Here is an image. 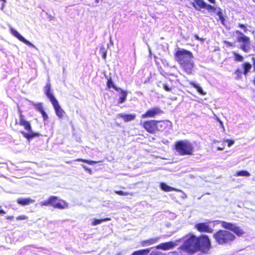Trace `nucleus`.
Returning a JSON list of instances; mask_svg holds the SVG:
<instances>
[{"label":"nucleus","instance_id":"42","mask_svg":"<svg viewBox=\"0 0 255 255\" xmlns=\"http://www.w3.org/2000/svg\"><path fill=\"white\" fill-rule=\"evenodd\" d=\"M149 255H162V254L158 252H152Z\"/></svg>","mask_w":255,"mask_h":255},{"label":"nucleus","instance_id":"43","mask_svg":"<svg viewBox=\"0 0 255 255\" xmlns=\"http://www.w3.org/2000/svg\"><path fill=\"white\" fill-rule=\"evenodd\" d=\"M100 53L102 54L104 53H107V50L104 47H102L100 49Z\"/></svg>","mask_w":255,"mask_h":255},{"label":"nucleus","instance_id":"5","mask_svg":"<svg viewBox=\"0 0 255 255\" xmlns=\"http://www.w3.org/2000/svg\"><path fill=\"white\" fill-rule=\"evenodd\" d=\"M16 124L24 127V128L28 131V133H26L24 131L21 132L24 137L27 138H31L34 136V134L32 131L29 122L25 120L24 116L22 115L21 112H20L19 114V122L18 123L17 121H16Z\"/></svg>","mask_w":255,"mask_h":255},{"label":"nucleus","instance_id":"28","mask_svg":"<svg viewBox=\"0 0 255 255\" xmlns=\"http://www.w3.org/2000/svg\"><path fill=\"white\" fill-rule=\"evenodd\" d=\"M236 176H250V174L249 172L247 171H241L237 172Z\"/></svg>","mask_w":255,"mask_h":255},{"label":"nucleus","instance_id":"39","mask_svg":"<svg viewBox=\"0 0 255 255\" xmlns=\"http://www.w3.org/2000/svg\"><path fill=\"white\" fill-rule=\"evenodd\" d=\"M27 219V217L25 215H21L19 216L16 218V219L17 220H23Z\"/></svg>","mask_w":255,"mask_h":255},{"label":"nucleus","instance_id":"59","mask_svg":"<svg viewBox=\"0 0 255 255\" xmlns=\"http://www.w3.org/2000/svg\"><path fill=\"white\" fill-rule=\"evenodd\" d=\"M211 3H214L215 2V0H208Z\"/></svg>","mask_w":255,"mask_h":255},{"label":"nucleus","instance_id":"24","mask_svg":"<svg viewBox=\"0 0 255 255\" xmlns=\"http://www.w3.org/2000/svg\"><path fill=\"white\" fill-rule=\"evenodd\" d=\"M110 220H111V219L109 218H105V219H101V220L97 219H92V222L91 224L92 226H96L98 224H100L104 222L108 221H110Z\"/></svg>","mask_w":255,"mask_h":255},{"label":"nucleus","instance_id":"27","mask_svg":"<svg viewBox=\"0 0 255 255\" xmlns=\"http://www.w3.org/2000/svg\"><path fill=\"white\" fill-rule=\"evenodd\" d=\"M10 31L11 33L16 37L20 41L23 39L24 38L23 36H22L16 30L14 29L13 28H11L10 29Z\"/></svg>","mask_w":255,"mask_h":255},{"label":"nucleus","instance_id":"7","mask_svg":"<svg viewBox=\"0 0 255 255\" xmlns=\"http://www.w3.org/2000/svg\"><path fill=\"white\" fill-rule=\"evenodd\" d=\"M199 246V251L203 253H207L211 247L210 241L206 235H203L200 238H198V244Z\"/></svg>","mask_w":255,"mask_h":255},{"label":"nucleus","instance_id":"29","mask_svg":"<svg viewBox=\"0 0 255 255\" xmlns=\"http://www.w3.org/2000/svg\"><path fill=\"white\" fill-rule=\"evenodd\" d=\"M107 86L109 88H110L111 87H113L117 91H120V90H121L120 88H118L114 85L113 81L111 79L108 81Z\"/></svg>","mask_w":255,"mask_h":255},{"label":"nucleus","instance_id":"62","mask_svg":"<svg viewBox=\"0 0 255 255\" xmlns=\"http://www.w3.org/2000/svg\"><path fill=\"white\" fill-rule=\"evenodd\" d=\"M0 1H3L4 2H6V0H0Z\"/></svg>","mask_w":255,"mask_h":255},{"label":"nucleus","instance_id":"57","mask_svg":"<svg viewBox=\"0 0 255 255\" xmlns=\"http://www.w3.org/2000/svg\"><path fill=\"white\" fill-rule=\"evenodd\" d=\"M0 214H4L5 212L3 210H0Z\"/></svg>","mask_w":255,"mask_h":255},{"label":"nucleus","instance_id":"36","mask_svg":"<svg viewBox=\"0 0 255 255\" xmlns=\"http://www.w3.org/2000/svg\"><path fill=\"white\" fill-rule=\"evenodd\" d=\"M204 8H206L209 11H216V8L214 6L210 4H207L206 3H205Z\"/></svg>","mask_w":255,"mask_h":255},{"label":"nucleus","instance_id":"20","mask_svg":"<svg viewBox=\"0 0 255 255\" xmlns=\"http://www.w3.org/2000/svg\"><path fill=\"white\" fill-rule=\"evenodd\" d=\"M160 188L164 190V191L169 192L171 191H176L178 192H181V190L179 189H176L174 188H172L171 187L169 186L168 185H166L164 183H161L160 184Z\"/></svg>","mask_w":255,"mask_h":255},{"label":"nucleus","instance_id":"15","mask_svg":"<svg viewBox=\"0 0 255 255\" xmlns=\"http://www.w3.org/2000/svg\"><path fill=\"white\" fill-rule=\"evenodd\" d=\"M242 66H243V70H244L243 73L245 75H247V73L250 71V70L252 68V65L249 63L246 62V63H244V64H243ZM235 73L237 75H239L243 73V71L241 69H238L236 71Z\"/></svg>","mask_w":255,"mask_h":255},{"label":"nucleus","instance_id":"54","mask_svg":"<svg viewBox=\"0 0 255 255\" xmlns=\"http://www.w3.org/2000/svg\"><path fill=\"white\" fill-rule=\"evenodd\" d=\"M252 60L254 61V70H255V58H253Z\"/></svg>","mask_w":255,"mask_h":255},{"label":"nucleus","instance_id":"58","mask_svg":"<svg viewBox=\"0 0 255 255\" xmlns=\"http://www.w3.org/2000/svg\"><path fill=\"white\" fill-rule=\"evenodd\" d=\"M101 1H102V0H95V3H99Z\"/></svg>","mask_w":255,"mask_h":255},{"label":"nucleus","instance_id":"34","mask_svg":"<svg viewBox=\"0 0 255 255\" xmlns=\"http://www.w3.org/2000/svg\"><path fill=\"white\" fill-rule=\"evenodd\" d=\"M21 41L24 43L25 44H26L29 46H31L33 48H34L37 49V48L35 46V45H34L32 43H31L29 41L27 40L24 38H23V39Z\"/></svg>","mask_w":255,"mask_h":255},{"label":"nucleus","instance_id":"22","mask_svg":"<svg viewBox=\"0 0 255 255\" xmlns=\"http://www.w3.org/2000/svg\"><path fill=\"white\" fill-rule=\"evenodd\" d=\"M189 84L190 85H192L193 87L196 88L197 91L199 92L200 94L202 95H205L206 94V93L204 92L202 88L200 86L195 83L194 82L189 81Z\"/></svg>","mask_w":255,"mask_h":255},{"label":"nucleus","instance_id":"38","mask_svg":"<svg viewBox=\"0 0 255 255\" xmlns=\"http://www.w3.org/2000/svg\"><path fill=\"white\" fill-rule=\"evenodd\" d=\"M224 142L228 143V145L229 147H231L233 144H234V141L231 139H225Z\"/></svg>","mask_w":255,"mask_h":255},{"label":"nucleus","instance_id":"30","mask_svg":"<svg viewBox=\"0 0 255 255\" xmlns=\"http://www.w3.org/2000/svg\"><path fill=\"white\" fill-rule=\"evenodd\" d=\"M115 192L120 196H127V195H130L133 196V193H129L128 192H124L123 191H115Z\"/></svg>","mask_w":255,"mask_h":255},{"label":"nucleus","instance_id":"19","mask_svg":"<svg viewBox=\"0 0 255 255\" xmlns=\"http://www.w3.org/2000/svg\"><path fill=\"white\" fill-rule=\"evenodd\" d=\"M118 117L122 118L124 119L125 122H129L133 120L135 118V115H125V114H119L118 115Z\"/></svg>","mask_w":255,"mask_h":255},{"label":"nucleus","instance_id":"14","mask_svg":"<svg viewBox=\"0 0 255 255\" xmlns=\"http://www.w3.org/2000/svg\"><path fill=\"white\" fill-rule=\"evenodd\" d=\"M175 246H176V244L175 243L169 242L167 243L160 244V245L156 247V249H162L163 250H168L170 249L173 248Z\"/></svg>","mask_w":255,"mask_h":255},{"label":"nucleus","instance_id":"2","mask_svg":"<svg viewBox=\"0 0 255 255\" xmlns=\"http://www.w3.org/2000/svg\"><path fill=\"white\" fill-rule=\"evenodd\" d=\"M216 242L219 245L228 244L235 239V236L229 231L219 230L213 235Z\"/></svg>","mask_w":255,"mask_h":255},{"label":"nucleus","instance_id":"9","mask_svg":"<svg viewBox=\"0 0 255 255\" xmlns=\"http://www.w3.org/2000/svg\"><path fill=\"white\" fill-rule=\"evenodd\" d=\"M51 205L55 208L64 209L67 208L68 204L64 201L58 199L57 197H50Z\"/></svg>","mask_w":255,"mask_h":255},{"label":"nucleus","instance_id":"53","mask_svg":"<svg viewBox=\"0 0 255 255\" xmlns=\"http://www.w3.org/2000/svg\"><path fill=\"white\" fill-rule=\"evenodd\" d=\"M49 18L50 20H53L54 19V17L53 16H52V15H49Z\"/></svg>","mask_w":255,"mask_h":255},{"label":"nucleus","instance_id":"4","mask_svg":"<svg viewBox=\"0 0 255 255\" xmlns=\"http://www.w3.org/2000/svg\"><path fill=\"white\" fill-rule=\"evenodd\" d=\"M197 244L198 238L192 235L185 242L181 248L186 252L193 253L199 251V246H197Z\"/></svg>","mask_w":255,"mask_h":255},{"label":"nucleus","instance_id":"6","mask_svg":"<svg viewBox=\"0 0 255 255\" xmlns=\"http://www.w3.org/2000/svg\"><path fill=\"white\" fill-rule=\"evenodd\" d=\"M236 33L240 35L238 38V41L241 43L240 48L245 52H249L251 49L250 38L240 31L237 30Z\"/></svg>","mask_w":255,"mask_h":255},{"label":"nucleus","instance_id":"17","mask_svg":"<svg viewBox=\"0 0 255 255\" xmlns=\"http://www.w3.org/2000/svg\"><path fill=\"white\" fill-rule=\"evenodd\" d=\"M50 84L49 83H47L45 87V93L47 96V97L50 100V102L53 101V100H55L56 98L54 97V96L52 95V93H50Z\"/></svg>","mask_w":255,"mask_h":255},{"label":"nucleus","instance_id":"47","mask_svg":"<svg viewBox=\"0 0 255 255\" xmlns=\"http://www.w3.org/2000/svg\"><path fill=\"white\" fill-rule=\"evenodd\" d=\"M219 19L220 20H221V23L223 24H224V21H225V18L224 17H223V16H221V17H219Z\"/></svg>","mask_w":255,"mask_h":255},{"label":"nucleus","instance_id":"55","mask_svg":"<svg viewBox=\"0 0 255 255\" xmlns=\"http://www.w3.org/2000/svg\"><path fill=\"white\" fill-rule=\"evenodd\" d=\"M13 218V216H7L6 217L7 219L12 220Z\"/></svg>","mask_w":255,"mask_h":255},{"label":"nucleus","instance_id":"40","mask_svg":"<svg viewBox=\"0 0 255 255\" xmlns=\"http://www.w3.org/2000/svg\"><path fill=\"white\" fill-rule=\"evenodd\" d=\"M42 116V117L44 121L47 120L48 118V117L47 115V114L43 111H42L41 113H40Z\"/></svg>","mask_w":255,"mask_h":255},{"label":"nucleus","instance_id":"48","mask_svg":"<svg viewBox=\"0 0 255 255\" xmlns=\"http://www.w3.org/2000/svg\"><path fill=\"white\" fill-rule=\"evenodd\" d=\"M239 26L241 28H243L244 29V31L246 32L247 31L246 27L242 24H239Z\"/></svg>","mask_w":255,"mask_h":255},{"label":"nucleus","instance_id":"49","mask_svg":"<svg viewBox=\"0 0 255 255\" xmlns=\"http://www.w3.org/2000/svg\"><path fill=\"white\" fill-rule=\"evenodd\" d=\"M225 43L226 44H227L228 45L230 46H233V44L231 42H230L225 41Z\"/></svg>","mask_w":255,"mask_h":255},{"label":"nucleus","instance_id":"3","mask_svg":"<svg viewBox=\"0 0 255 255\" xmlns=\"http://www.w3.org/2000/svg\"><path fill=\"white\" fill-rule=\"evenodd\" d=\"M177 151L182 155H191L193 151L192 144L187 140H181L175 144Z\"/></svg>","mask_w":255,"mask_h":255},{"label":"nucleus","instance_id":"46","mask_svg":"<svg viewBox=\"0 0 255 255\" xmlns=\"http://www.w3.org/2000/svg\"><path fill=\"white\" fill-rule=\"evenodd\" d=\"M219 19L220 20H221V23L223 24H224V21H225V18L224 17H223V16H221V17H219Z\"/></svg>","mask_w":255,"mask_h":255},{"label":"nucleus","instance_id":"25","mask_svg":"<svg viewBox=\"0 0 255 255\" xmlns=\"http://www.w3.org/2000/svg\"><path fill=\"white\" fill-rule=\"evenodd\" d=\"M150 252V249L140 250L133 253L132 255H147Z\"/></svg>","mask_w":255,"mask_h":255},{"label":"nucleus","instance_id":"56","mask_svg":"<svg viewBox=\"0 0 255 255\" xmlns=\"http://www.w3.org/2000/svg\"><path fill=\"white\" fill-rule=\"evenodd\" d=\"M224 147H218L217 148V150H223L224 149Z\"/></svg>","mask_w":255,"mask_h":255},{"label":"nucleus","instance_id":"37","mask_svg":"<svg viewBox=\"0 0 255 255\" xmlns=\"http://www.w3.org/2000/svg\"><path fill=\"white\" fill-rule=\"evenodd\" d=\"M40 205L41 206H48L50 205H51L50 197L48 199V200L41 202L40 203Z\"/></svg>","mask_w":255,"mask_h":255},{"label":"nucleus","instance_id":"50","mask_svg":"<svg viewBox=\"0 0 255 255\" xmlns=\"http://www.w3.org/2000/svg\"><path fill=\"white\" fill-rule=\"evenodd\" d=\"M217 120L219 121V122L220 124L221 125V126L224 128L223 123L222 121H221L219 119H218Z\"/></svg>","mask_w":255,"mask_h":255},{"label":"nucleus","instance_id":"51","mask_svg":"<svg viewBox=\"0 0 255 255\" xmlns=\"http://www.w3.org/2000/svg\"><path fill=\"white\" fill-rule=\"evenodd\" d=\"M4 6H5V4H4V2H3V3H2L1 7H0L1 10H3Z\"/></svg>","mask_w":255,"mask_h":255},{"label":"nucleus","instance_id":"1","mask_svg":"<svg viewBox=\"0 0 255 255\" xmlns=\"http://www.w3.org/2000/svg\"><path fill=\"white\" fill-rule=\"evenodd\" d=\"M193 57V54L191 52L184 49H178L175 53L176 60L188 74L192 73L194 66Z\"/></svg>","mask_w":255,"mask_h":255},{"label":"nucleus","instance_id":"13","mask_svg":"<svg viewBox=\"0 0 255 255\" xmlns=\"http://www.w3.org/2000/svg\"><path fill=\"white\" fill-rule=\"evenodd\" d=\"M162 113V111L158 107L153 108L148 110L146 113L142 115L143 118H153L156 115H157Z\"/></svg>","mask_w":255,"mask_h":255},{"label":"nucleus","instance_id":"35","mask_svg":"<svg viewBox=\"0 0 255 255\" xmlns=\"http://www.w3.org/2000/svg\"><path fill=\"white\" fill-rule=\"evenodd\" d=\"M21 41L24 43L25 44H26L29 46H31L33 48H34L37 49V48L35 46V45H34L32 43H31L29 41L27 40L24 38H23V39Z\"/></svg>","mask_w":255,"mask_h":255},{"label":"nucleus","instance_id":"11","mask_svg":"<svg viewBox=\"0 0 255 255\" xmlns=\"http://www.w3.org/2000/svg\"><path fill=\"white\" fill-rule=\"evenodd\" d=\"M143 127L149 133H154L157 129L156 121L151 120L144 123Z\"/></svg>","mask_w":255,"mask_h":255},{"label":"nucleus","instance_id":"18","mask_svg":"<svg viewBox=\"0 0 255 255\" xmlns=\"http://www.w3.org/2000/svg\"><path fill=\"white\" fill-rule=\"evenodd\" d=\"M34 202V200L31 199L30 198H18L17 200V203L22 206L28 205L30 203H33Z\"/></svg>","mask_w":255,"mask_h":255},{"label":"nucleus","instance_id":"33","mask_svg":"<svg viewBox=\"0 0 255 255\" xmlns=\"http://www.w3.org/2000/svg\"><path fill=\"white\" fill-rule=\"evenodd\" d=\"M34 106L35 108H36V109L37 111H38L39 112H40V113H41L42 111H44L43 110V107H42V105L41 103L34 104Z\"/></svg>","mask_w":255,"mask_h":255},{"label":"nucleus","instance_id":"60","mask_svg":"<svg viewBox=\"0 0 255 255\" xmlns=\"http://www.w3.org/2000/svg\"><path fill=\"white\" fill-rule=\"evenodd\" d=\"M110 44L113 45V42L112 41L111 38H110Z\"/></svg>","mask_w":255,"mask_h":255},{"label":"nucleus","instance_id":"12","mask_svg":"<svg viewBox=\"0 0 255 255\" xmlns=\"http://www.w3.org/2000/svg\"><path fill=\"white\" fill-rule=\"evenodd\" d=\"M51 102L54 107L56 115L59 118H62L64 116L65 112L59 105L57 100L55 99Z\"/></svg>","mask_w":255,"mask_h":255},{"label":"nucleus","instance_id":"63","mask_svg":"<svg viewBox=\"0 0 255 255\" xmlns=\"http://www.w3.org/2000/svg\"><path fill=\"white\" fill-rule=\"evenodd\" d=\"M254 1H255V0H253Z\"/></svg>","mask_w":255,"mask_h":255},{"label":"nucleus","instance_id":"44","mask_svg":"<svg viewBox=\"0 0 255 255\" xmlns=\"http://www.w3.org/2000/svg\"><path fill=\"white\" fill-rule=\"evenodd\" d=\"M83 167L87 171H88L89 172V173L90 174H91L92 173V170L90 168H88V167H87L85 165H83Z\"/></svg>","mask_w":255,"mask_h":255},{"label":"nucleus","instance_id":"31","mask_svg":"<svg viewBox=\"0 0 255 255\" xmlns=\"http://www.w3.org/2000/svg\"><path fill=\"white\" fill-rule=\"evenodd\" d=\"M233 54L235 56V60L237 61L242 62L244 60V57L239 54L234 52Z\"/></svg>","mask_w":255,"mask_h":255},{"label":"nucleus","instance_id":"52","mask_svg":"<svg viewBox=\"0 0 255 255\" xmlns=\"http://www.w3.org/2000/svg\"><path fill=\"white\" fill-rule=\"evenodd\" d=\"M102 57L103 58L105 59L106 58V56H107V53H104V54H102Z\"/></svg>","mask_w":255,"mask_h":255},{"label":"nucleus","instance_id":"61","mask_svg":"<svg viewBox=\"0 0 255 255\" xmlns=\"http://www.w3.org/2000/svg\"><path fill=\"white\" fill-rule=\"evenodd\" d=\"M195 37H196V38L197 39H199V36H198V35H195Z\"/></svg>","mask_w":255,"mask_h":255},{"label":"nucleus","instance_id":"8","mask_svg":"<svg viewBox=\"0 0 255 255\" xmlns=\"http://www.w3.org/2000/svg\"><path fill=\"white\" fill-rule=\"evenodd\" d=\"M218 222L222 224V227L223 228L233 231L238 236H241L244 234L243 230L240 227L236 226L235 224L224 221H219Z\"/></svg>","mask_w":255,"mask_h":255},{"label":"nucleus","instance_id":"32","mask_svg":"<svg viewBox=\"0 0 255 255\" xmlns=\"http://www.w3.org/2000/svg\"><path fill=\"white\" fill-rule=\"evenodd\" d=\"M76 161L84 162L88 163V164H91V165H93V164L97 163L98 162L97 161H92V160H88L83 159H82V158L77 159L76 160Z\"/></svg>","mask_w":255,"mask_h":255},{"label":"nucleus","instance_id":"23","mask_svg":"<svg viewBox=\"0 0 255 255\" xmlns=\"http://www.w3.org/2000/svg\"><path fill=\"white\" fill-rule=\"evenodd\" d=\"M121 93L120 94L119 97V103H123L125 102L127 99L128 92L127 91H123L121 89Z\"/></svg>","mask_w":255,"mask_h":255},{"label":"nucleus","instance_id":"41","mask_svg":"<svg viewBox=\"0 0 255 255\" xmlns=\"http://www.w3.org/2000/svg\"><path fill=\"white\" fill-rule=\"evenodd\" d=\"M163 88L165 91L167 92H170L171 91V89L169 88L168 86L166 84L163 85Z\"/></svg>","mask_w":255,"mask_h":255},{"label":"nucleus","instance_id":"16","mask_svg":"<svg viewBox=\"0 0 255 255\" xmlns=\"http://www.w3.org/2000/svg\"><path fill=\"white\" fill-rule=\"evenodd\" d=\"M194 2H192V5L197 10H200L201 8H204L205 2L203 0H193Z\"/></svg>","mask_w":255,"mask_h":255},{"label":"nucleus","instance_id":"45","mask_svg":"<svg viewBox=\"0 0 255 255\" xmlns=\"http://www.w3.org/2000/svg\"><path fill=\"white\" fill-rule=\"evenodd\" d=\"M217 14L219 16V17H221L223 15V14L221 11V9L219 8V11L217 12Z\"/></svg>","mask_w":255,"mask_h":255},{"label":"nucleus","instance_id":"21","mask_svg":"<svg viewBox=\"0 0 255 255\" xmlns=\"http://www.w3.org/2000/svg\"><path fill=\"white\" fill-rule=\"evenodd\" d=\"M158 239L159 238H155L144 241L141 243L142 246H149L156 243L158 242Z\"/></svg>","mask_w":255,"mask_h":255},{"label":"nucleus","instance_id":"26","mask_svg":"<svg viewBox=\"0 0 255 255\" xmlns=\"http://www.w3.org/2000/svg\"><path fill=\"white\" fill-rule=\"evenodd\" d=\"M156 127H157L156 130H162L165 128V123L163 121H156Z\"/></svg>","mask_w":255,"mask_h":255},{"label":"nucleus","instance_id":"10","mask_svg":"<svg viewBox=\"0 0 255 255\" xmlns=\"http://www.w3.org/2000/svg\"><path fill=\"white\" fill-rule=\"evenodd\" d=\"M195 227L200 232L212 233L213 232V229L210 227L209 223H198L195 225Z\"/></svg>","mask_w":255,"mask_h":255}]
</instances>
